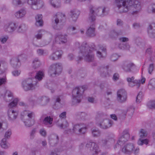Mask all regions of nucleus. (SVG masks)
Listing matches in <instances>:
<instances>
[{
    "mask_svg": "<svg viewBox=\"0 0 155 155\" xmlns=\"http://www.w3.org/2000/svg\"><path fill=\"white\" fill-rule=\"evenodd\" d=\"M66 35H57L55 38V41L57 43L63 44L66 43L67 41Z\"/></svg>",
    "mask_w": 155,
    "mask_h": 155,
    "instance_id": "b1692460",
    "label": "nucleus"
},
{
    "mask_svg": "<svg viewBox=\"0 0 155 155\" xmlns=\"http://www.w3.org/2000/svg\"><path fill=\"white\" fill-rule=\"evenodd\" d=\"M97 124L101 128L107 129L112 127L113 124V122L109 119L105 118L99 122H97Z\"/></svg>",
    "mask_w": 155,
    "mask_h": 155,
    "instance_id": "9d476101",
    "label": "nucleus"
},
{
    "mask_svg": "<svg viewBox=\"0 0 155 155\" xmlns=\"http://www.w3.org/2000/svg\"><path fill=\"white\" fill-rule=\"evenodd\" d=\"M18 101V100L17 98L14 99L13 101L9 104V107L10 108H12L14 107H15L17 105Z\"/></svg>",
    "mask_w": 155,
    "mask_h": 155,
    "instance_id": "de8ad7c7",
    "label": "nucleus"
},
{
    "mask_svg": "<svg viewBox=\"0 0 155 155\" xmlns=\"http://www.w3.org/2000/svg\"><path fill=\"white\" fill-rule=\"evenodd\" d=\"M105 115L101 111H98L97 112L95 117V120L97 122H99L103 119H105L104 117Z\"/></svg>",
    "mask_w": 155,
    "mask_h": 155,
    "instance_id": "2f4dec72",
    "label": "nucleus"
},
{
    "mask_svg": "<svg viewBox=\"0 0 155 155\" xmlns=\"http://www.w3.org/2000/svg\"><path fill=\"white\" fill-rule=\"evenodd\" d=\"M119 57L117 54H113L111 55L110 59L111 61H114L117 60Z\"/></svg>",
    "mask_w": 155,
    "mask_h": 155,
    "instance_id": "864d4df0",
    "label": "nucleus"
},
{
    "mask_svg": "<svg viewBox=\"0 0 155 155\" xmlns=\"http://www.w3.org/2000/svg\"><path fill=\"white\" fill-rule=\"evenodd\" d=\"M127 95H125V97H123V95L121 96V97H119V96H117V99L120 102L123 103L125 102L127 99Z\"/></svg>",
    "mask_w": 155,
    "mask_h": 155,
    "instance_id": "3c124183",
    "label": "nucleus"
},
{
    "mask_svg": "<svg viewBox=\"0 0 155 155\" xmlns=\"http://www.w3.org/2000/svg\"><path fill=\"white\" fill-rule=\"evenodd\" d=\"M50 3L53 7L56 8L60 7L61 5V0H51Z\"/></svg>",
    "mask_w": 155,
    "mask_h": 155,
    "instance_id": "72a5a7b5",
    "label": "nucleus"
},
{
    "mask_svg": "<svg viewBox=\"0 0 155 155\" xmlns=\"http://www.w3.org/2000/svg\"><path fill=\"white\" fill-rule=\"evenodd\" d=\"M139 151V148L137 147L135 149L134 144L131 143L125 144L121 148V152L126 155H130L133 153L135 155H137Z\"/></svg>",
    "mask_w": 155,
    "mask_h": 155,
    "instance_id": "423d86ee",
    "label": "nucleus"
},
{
    "mask_svg": "<svg viewBox=\"0 0 155 155\" xmlns=\"http://www.w3.org/2000/svg\"><path fill=\"white\" fill-rule=\"evenodd\" d=\"M25 115L21 119L25 124V126L30 127L35 123L34 114L33 112H27L26 110L24 112Z\"/></svg>",
    "mask_w": 155,
    "mask_h": 155,
    "instance_id": "0eeeda50",
    "label": "nucleus"
},
{
    "mask_svg": "<svg viewBox=\"0 0 155 155\" xmlns=\"http://www.w3.org/2000/svg\"><path fill=\"white\" fill-rule=\"evenodd\" d=\"M8 118L11 121H14L17 118L18 113L12 109H9L8 112Z\"/></svg>",
    "mask_w": 155,
    "mask_h": 155,
    "instance_id": "aec40b11",
    "label": "nucleus"
},
{
    "mask_svg": "<svg viewBox=\"0 0 155 155\" xmlns=\"http://www.w3.org/2000/svg\"><path fill=\"white\" fill-rule=\"evenodd\" d=\"M119 47L121 49L129 50L130 48V45L128 43H120L119 44Z\"/></svg>",
    "mask_w": 155,
    "mask_h": 155,
    "instance_id": "ea45409f",
    "label": "nucleus"
},
{
    "mask_svg": "<svg viewBox=\"0 0 155 155\" xmlns=\"http://www.w3.org/2000/svg\"><path fill=\"white\" fill-rule=\"evenodd\" d=\"M65 15L61 13L58 12L56 13L53 17L52 18V25L53 28L57 30H60L62 27V26H59L61 23L63 18L64 17Z\"/></svg>",
    "mask_w": 155,
    "mask_h": 155,
    "instance_id": "6e6552de",
    "label": "nucleus"
},
{
    "mask_svg": "<svg viewBox=\"0 0 155 155\" xmlns=\"http://www.w3.org/2000/svg\"><path fill=\"white\" fill-rule=\"evenodd\" d=\"M117 96H119V97H121V96L123 95V97H125V95H127V93L124 89H121L118 90L117 92Z\"/></svg>",
    "mask_w": 155,
    "mask_h": 155,
    "instance_id": "37998d69",
    "label": "nucleus"
},
{
    "mask_svg": "<svg viewBox=\"0 0 155 155\" xmlns=\"http://www.w3.org/2000/svg\"><path fill=\"white\" fill-rule=\"evenodd\" d=\"M148 87L151 90L155 89V78L152 79L150 81Z\"/></svg>",
    "mask_w": 155,
    "mask_h": 155,
    "instance_id": "4c0bfd02",
    "label": "nucleus"
},
{
    "mask_svg": "<svg viewBox=\"0 0 155 155\" xmlns=\"http://www.w3.org/2000/svg\"><path fill=\"white\" fill-rule=\"evenodd\" d=\"M36 132V129L35 128L33 129L30 133V138L31 140L34 139Z\"/></svg>",
    "mask_w": 155,
    "mask_h": 155,
    "instance_id": "6e6d98bb",
    "label": "nucleus"
},
{
    "mask_svg": "<svg viewBox=\"0 0 155 155\" xmlns=\"http://www.w3.org/2000/svg\"><path fill=\"white\" fill-rule=\"evenodd\" d=\"M99 49L101 51H98L97 52V56L100 59H103L105 58L107 56V51L106 48L100 45H99Z\"/></svg>",
    "mask_w": 155,
    "mask_h": 155,
    "instance_id": "f3484780",
    "label": "nucleus"
},
{
    "mask_svg": "<svg viewBox=\"0 0 155 155\" xmlns=\"http://www.w3.org/2000/svg\"><path fill=\"white\" fill-rule=\"evenodd\" d=\"M86 147L90 148L91 154L92 155H97L100 151L97 145L93 142L87 143L86 145Z\"/></svg>",
    "mask_w": 155,
    "mask_h": 155,
    "instance_id": "9b49d317",
    "label": "nucleus"
},
{
    "mask_svg": "<svg viewBox=\"0 0 155 155\" xmlns=\"http://www.w3.org/2000/svg\"><path fill=\"white\" fill-rule=\"evenodd\" d=\"M58 57L56 55L55 53H53L50 56L49 58L53 61L56 60H57V57Z\"/></svg>",
    "mask_w": 155,
    "mask_h": 155,
    "instance_id": "bf43d9fd",
    "label": "nucleus"
},
{
    "mask_svg": "<svg viewBox=\"0 0 155 155\" xmlns=\"http://www.w3.org/2000/svg\"><path fill=\"white\" fill-rule=\"evenodd\" d=\"M123 24V21L120 19H118L117 21V25L118 26H121Z\"/></svg>",
    "mask_w": 155,
    "mask_h": 155,
    "instance_id": "338daca9",
    "label": "nucleus"
},
{
    "mask_svg": "<svg viewBox=\"0 0 155 155\" xmlns=\"http://www.w3.org/2000/svg\"><path fill=\"white\" fill-rule=\"evenodd\" d=\"M119 76L117 73H115L113 76V79L114 81H116L119 79Z\"/></svg>",
    "mask_w": 155,
    "mask_h": 155,
    "instance_id": "e2e57ef3",
    "label": "nucleus"
},
{
    "mask_svg": "<svg viewBox=\"0 0 155 155\" xmlns=\"http://www.w3.org/2000/svg\"><path fill=\"white\" fill-rule=\"evenodd\" d=\"M87 88V86L83 85L81 87H77L73 89L72 92L73 96L72 103L73 104H76L81 102V99L82 97V94Z\"/></svg>",
    "mask_w": 155,
    "mask_h": 155,
    "instance_id": "39448f33",
    "label": "nucleus"
},
{
    "mask_svg": "<svg viewBox=\"0 0 155 155\" xmlns=\"http://www.w3.org/2000/svg\"><path fill=\"white\" fill-rule=\"evenodd\" d=\"M56 54V55L58 57L57 59H59L61 58V55L63 54V52L61 50L57 51L54 52Z\"/></svg>",
    "mask_w": 155,
    "mask_h": 155,
    "instance_id": "4d7b16f0",
    "label": "nucleus"
},
{
    "mask_svg": "<svg viewBox=\"0 0 155 155\" xmlns=\"http://www.w3.org/2000/svg\"><path fill=\"white\" fill-rule=\"evenodd\" d=\"M80 14V11L76 9H73L70 12V16L72 20L74 21H76Z\"/></svg>",
    "mask_w": 155,
    "mask_h": 155,
    "instance_id": "4be33fe9",
    "label": "nucleus"
},
{
    "mask_svg": "<svg viewBox=\"0 0 155 155\" xmlns=\"http://www.w3.org/2000/svg\"><path fill=\"white\" fill-rule=\"evenodd\" d=\"M91 23L90 27L87 29L86 32L87 35L89 37H92L95 36V21L93 22H89Z\"/></svg>",
    "mask_w": 155,
    "mask_h": 155,
    "instance_id": "a211bd4d",
    "label": "nucleus"
},
{
    "mask_svg": "<svg viewBox=\"0 0 155 155\" xmlns=\"http://www.w3.org/2000/svg\"><path fill=\"white\" fill-rule=\"evenodd\" d=\"M91 131L92 136L94 137H97L101 135V132L97 129H92Z\"/></svg>",
    "mask_w": 155,
    "mask_h": 155,
    "instance_id": "e433bc0d",
    "label": "nucleus"
},
{
    "mask_svg": "<svg viewBox=\"0 0 155 155\" xmlns=\"http://www.w3.org/2000/svg\"><path fill=\"white\" fill-rule=\"evenodd\" d=\"M13 98L12 93L9 91H7L5 93L4 99L6 101L9 102L12 100Z\"/></svg>",
    "mask_w": 155,
    "mask_h": 155,
    "instance_id": "cd10ccee",
    "label": "nucleus"
},
{
    "mask_svg": "<svg viewBox=\"0 0 155 155\" xmlns=\"http://www.w3.org/2000/svg\"><path fill=\"white\" fill-rule=\"evenodd\" d=\"M86 130L87 127L81 124H75L73 128L74 132L79 134H84Z\"/></svg>",
    "mask_w": 155,
    "mask_h": 155,
    "instance_id": "ddd939ff",
    "label": "nucleus"
},
{
    "mask_svg": "<svg viewBox=\"0 0 155 155\" xmlns=\"http://www.w3.org/2000/svg\"><path fill=\"white\" fill-rule=\"evenodd\" d=\"M58 136L56 134H53L49 138V143L50 145L52 147L55 146L58 143Z\"/></svg>",
    "mask_w": 155,
    "mask_h": 155,
    "instance_id": "412c9836",
    "label": "nucleus"
},
{
    "mask_svg": "<svg viewBox=\"0 0 155 155\" xmlns=\"http://www.w3.org/2000/svg\"><path fill=\"white\" fill-rule=\"evenodd\" d=\"M41 65L40 61L37 58L34 59L33 61V67L35 69L39 67Z\"/></svg>",
    "mask_w": 155,
    "mask_h": 155,
    "instance_id": "a19ab883",
    "label": "nucleus"
},
{
    "mask_svg": "<svg viewBox=\"0 0 155 155\" xmlns=\"http://www.w3.org/2000/svg\"><path fill=\"white\" fill-rule=\"evenodd\" d=\"M62 99V96L61 95L56 96L54 98L55 104L53 106V108L55 109H57L61 105V101Z\"/></svg>",
    "mask_w": 155,
    "mask_h": 155,
    "instance_id": "a878e982",
    "label": "nucleus"
},
{
    "mask_svg": "<svg viewBox=\"0 0 155 155\" xmlns=\"http://www.w3.org/2000/svg\"><path fill=\"white\" fill-rule=\"evenodd\" d=\"M142 97L143 93L141 92H140L136 97V102L137 103H140L142 100Z\"/></svg>",
    "mask_w": 155,
    "mask_h": 155,
    "instance_id": "49530a36",
    "label": "nucleus"
},
{
    "mask_svg": "<svg viewBox=\"0 0 155 155\" xmlns=\"http://www.w3.org/2000/svg\"><path fill=\"white\" fill-rule=\"evenodd\" d=\"M109 67L107 66L105 67L101 68H100L101 74L102 77H108L111 75L113 72L111 68L108 69Z\"/></svg>",
    "mask_w": 155,
    "mask_h": 155,
    "instance_id": "2eb2a0df",
    "label": "nucleus"
},
{
    "mask_svg": "<svg viewBox=\"0 0 155 155\" xmlns=\"http://www.w3.org/2000/svg\"><path fill=\"white\" fill-rule=\"evenodd\" d=\"M147 11L149 13H155V4L150 5L148 7Z\"/></svg>",
    "mask_w": 155,
    "mask_h": 155,
    "instance_id": "79ce46f5",
    "label": "nucleus"
},
{
    "mask_svg": "<svg viewBox=\"0 0 155 155\" xmlns=\"http://www.w3.org/2000/svg\"><path fill=\"white\" fill-rule=\"evenodd\" d=\"M12 134V130L10 129H8L5 132L4 136L5 138H5L6 140L7 139L9 138Z\"/></svg>",
    "mask_w": 155,
    "mask_h": 155,
    "instance_id": "603ef678",
    "label": "nucleus"
},
{
    "mask_svg": "<svg viewBox=\"0 0 155 155\" xmlns=\"http://www.w3.org/2000/svg\"><path fill=\"white\" fill-rule=\"evenodd\" d=\"M154 68V66L153 64H150L149 66V67L148 68V73L150 74H151L152 72L153 71Z\"/></svg>",
    "mask_w": 155,
    "mask_h": 155,
    "instance_id": "680f3d73",
    "label": "nucleus"
},
{
    "mask_svg": "<svg viewBox=\"0 0 155 155\" xmlns=\"http://www.w3.org/2000/svg\"><path fill=\"white\" fill-rule=\"evenodd\" d=\"M134 77L132 76L131 78L128 77L127 78V81L128 82L129 85L131 87H133L135 85L137 86L138 88L140 84V80H134Z\"/></svg>",
    "mask_w": 155,
    "mask_h": 155,
    "instance_id": "4468645a",
    "label": "nucleus"
},
{
    "mask_svg": "<svg viewBox=\"0 0 155 155\" xmlns=\"http://www.w3.org/2000/svg\"><path fill=\"white\" fill-rule=\"evenodd\" d=\"M147 31L149 37L151 38H155V23H152L149 25Z\"/></svg>",
    "mask_w": 155,
    "mask_h": 155,
    "instance_id": "6ab92c4d",
    "label": "nucleus"
},
{
    "mask_svg": "<svg viewBox=\"0 0 155 155\" xmlns=\"http://www.w3.org/2000/svg\"><path fill=\"white\" fill-rule=\"evenodd\" d=\"M11 63L13 68H16L20 65L19 59L18 58H15L11 60Z\"/></svg>",
    "mask_w": 155,
    "mask_h": 155,
    "instance_id": "c85d7f7f",
    "label": "nucleus"
},
{
    "mask_svg": "<svg viewBox=\"0 0 155 155\" xmlns=\"http://www.w3.org/2000/svg\"><path fill=\"white\" fill-rule=\"evenodd\" d=\"M6 139L5 138H3L1 143V147L5 149H7L8 148V145L6 143Z\"/></svg>",
    "mask_w": 155,
    "mask_h": 155,
    "instance_id": "09e8293b",
    "label": "nucleus"
},
{
    "mask_svg": "<svg viewBox=\"0 0 155 155\" xmlns=\"http://www.w3.org/2000/svg\"><path fill=\"white\" fill-rule=\"evenodd\" d=\"M28 3L31 5V8L36 10L41 8L43 6L42 1L38 0H28Z\"/></svg>",
    "mask_w": 155,
    "mask_h": 155,
    "instance_id": "f8f14e48",
    "label": "nucleus"
},
{
    "mask_svg": "<svg viewBox=\"0 0 155 155\" xmlns=\"http://www.w3.org/2000/svg\"><path fill=\"white\" fill-rule=\"evenodd\" d=\"M75 45L80 49L78 61L81 60L83 57H84V60L87 61L91 62L93 61L94 58V55L92 54V51L96 50L94 44H92L90 47L87 43L84 42L80 47V43L77 42L75 43Z\"/></svg>",
    "mask_w": 155,
    "mask_h": 155,
    "instance_id": "f03ea898",
    "label": "nucleus"
},
{
    "mask_svg": "<svg viewBox=\"0 0 155 155\" xmlns=\"http://www.w3.org/2000/svg\"><path fill=\"white\" fill-rule=\"evenodd\" d=\"M41 104L42 106H45L49 102V99L46 97H42L39 99Z\"/></svg>",
    "mask_w": 155,
    "mask_h": 155,
    "instance_id": "c9c22d12",
    "label": "nucleus"
},
{
    "mask_svg": "<svg viewBox=\"0 0 155 155\" xmlns=\"http://www.w3.org/2000/svg\"><path fill=\"white\" fill-rule=\"evenodd\" d=\"M78 74L79 76H81V78H84L86 74L85 71H82L80 70L78 73Z\"/></svg>",
    "mask_w": 155,
    "mask_h": 155,
    "instance_id": "0e129e2a",
    "label": "nucleus"
},
{
    "mask_svg": "<svg viewBox=\"0 0 155 155\" xmlns=\"http://www.w3.org/2000/svg\"><path fill=\"white\" fill-rule=\"evenodd\" d=\"M90 13L88 18V22H93L95 21L96 19V16L95 15L101 17H103L107 15L108 11L106 10L105 7L96 8L91 6L89 8Z\"/></svg>",
    "mask_w": 155,
    "mask_h": 155,
    "instance_id": "20e7f679",
    "label": "nucleus"
},
{
    "mask_svg": "<svg viewBox=\"0 0 155 155\" xmlns=\"http://www.w3.org/2000/svg\"><path fill=\"white\" fill-rule=\"evenodd\" d=\"M139 135L141 138H143L147 136V132L145 130L142 129L139 132Z\"/></svg>",
    "mask_w": 155,
    "mask_h": 155,
    "instance_id": "c03bdc74",
    "label": "nucleus"
},
{
    "mask_svg": "<svg viewBox=\"0 0 155 155\" xmlns=\"http://www.w3.org/2000/svg\"><path fill=\"white\" fill-rule=\"evenodd\" d=\"M130 137L129 130L128 129L125 130L123 132L121 136L119 138V143L121 142L123 143L127 142L129 139Z\"/></svg>",
    "mask_w": 155,
    "mask_h": 155,
    "instance_id": "dca6fc26",
    "label": "nucleus"
},
{
    "mask_svg": "<svg viewBox=\"0 0 155 155\" xmlns=\"http://www.w3.org/2000/svg\"><path fill=\"white\" fill-rule=\"evenodd\" d=\"M26 14L25 9L22 8L16 12L15 14V16L17 18H21L24 17Z\"/></svg>",
    "mask_w": 155,
    "mask_h": 155,
    "instance_id": "7c9ffc66",
    "label": "nucleus"
},
{
    "mask_svg": "<svg viewBox=\"0 0 155 155\" xmlns=\"http://www.w3.org/2000/svg\"><path fill=\"white\" fill-rule=\"evenodd\" d=\"M147 106L149 108H155V101H150L147 104Z\"/></svg>",
    "mask_w": 155,
    "mask_h": 155,
    "instance_id": "8fccbe9b",
    "label": "nucleus"
},
{
    "mask_svg": "<svg viewBox=\"0 0 155 155\" xmlns=\"http://www.w3.org/2000/svg\"><path fill=\"white\" fill-rule=\"evenodd\" d=\"M31 77L23 81L22 82V86L25 91L31 90L35 89V86L38 81L41 80L44 74L42 71H39L37 73L32 72L29 73Z\"/></svg>",
    "mask_w": 155,
    "mask_h": 155,
    "instance_id": "7ed1b4c3",
    "label": "nucleus"
},
{
    "mask_svg": "<svg viewBox=\"0 0 155 155\" xmlns=\"http://www.w3.org/2000/svg\"><path fill=\"white\" fill-rule=\"evenodd\" d=\"M134 66V64L131 62H125L123 66V69L126 72H132L133 67Z\"/></svg>",
    "mask_w": 155,
    "mask_h": 155,
    "instance_id": "5701e85b",
    "label": "nucleus"
},
{
    "mask_svg": "<svg viewBox=\"0 0 155 155\" xmlns=\"http://www.w3.org/2000/svg\"><path fill=\"white\" fill-rule=\"evenodd\" d=\"M122 34V31L121 30H113L110 33V36L112 38H115L118 35H120Z\"/></svg>",
    "mask_w": 155,
    "mask_h": 155,
    "instance_id": "c756f323",
    "label": "nucleus"
},
{
    "mask_svg": "<svg viewBox=\"0 0 155 155\" xmlns=\"http://www.w3.org/2000/svg\"><path fill=\"white\" fill-rule=\"evenodd\" d=\"M40 133L43 137L45 136L46 134V131L44 129H41L40 130Z\"/></svg>",
    "mask_w": 155,
    "mask_h": 155,
    "instance_id": "69168bd1",
    "label": "nucleus"
},
{
    "mask_svg": "<svg viewBox=\"0 0 155 155\" xmlns=\"http://www.w3.org/2000/svg\"><path fill=\"white\" fill-rule=\"evenodd\" d=\"M6 80L5 78H0V85L5 84Z\"/></svg>",
    "mask_w": 155,
    "mask_h": 155,
    "instance_id": "774afa93",
    "label": "nucleus"
},
{
    "mask_svg": "<svg viewBox=\"0 0 155 155\" xmlns=\"http://www.w3.org/2000/svg\"><path fill=\"white\" fill-rule=\"evenodd\" d=\"M16 28V24L15 23H11L6 25L5 26V31L8 32H11L14 31Z\"/></svg>",
    "mask_w": 155,
    "mask_h": 155,
    "instance_id": "393cba45",
    "label": "nucleus"
},
{
    "mask_svg": "<svg viewBox=\"0 0 155 155\" xmlns=\"http://www.w3.org/2000/svg\"><path fill=\"white\" fill-rule=\"evenodd\" d=\"M12 4L15 6H17L19 5H22L23 3L21 0H13Z\"/></svg>",
    "mask_w": 155,
    "mask_h": 155,
    "instance_id": "5fc2aeb1",
    "label": "nucleus"
},
{
    "mask_svg": "<svg viewBox=\"0 0 155 155\" xmlns=\"http://www.w3.org/2000/svg\"><path fill=\"white\" fill-rule=\"evenodd\" d=\"M42 18V16L41 15L38 14L35 16L36 23L35 25L37 26H41L43 25V20H38V18L41 20Z\"/></svg>",
    "mask_w": 155,
    "mask_h": 155,
    "instance_id": "473e14b6",
    "label": "nucleus"
},
{
    "mask_svg": "<svg viewBox=\"0 0 155 155\" xmlns=\"http://www.w3.org/2000/svg\"><path fill=\"white\" fill-rule=\"evenodd\" d=\"M62 71V64L60 63H54L50 67L49 73L50 76L54 77L59 75Z\"/></svg>",
    "mask_w": 155,
    "mask_h": 155,
    "instance_id": "1a4fd4ad",
    "label": "nucleus"
},
{
    "mask_svg": "<svg viewBox=\"0 0 155 155\" xmlns=\"http://www.w3.org/2000/svg\"><path fill=\"white\" fill-rule=\"evenodd\" d=\"M134 109L132 107H129L126 110L123 111L122 114L123 115H126L127 114L131 117L133 115L134 112Z\"/></svg>",
    "mask_w": 155,
    "mask_h": 155,
    "instance_id": "f704fd0d",
    "label": "nucleus"
},
{
    "mask_svg": "<svg viewBox=\"0 0 155 155\" xmlns=\"http://www.w3.org/2000/svg\"><path fill=\"white\" fill-rule=\"evenodd\" d=\"M53 118L50 116H47L45 117L42 121L43 124L48 127H50V125L52 123Z\"/></svg>",
    "mask_w": 155,
    "mask_h": 155,
    "instance_id": "bb28decb",
    "label": "nucleus"
},
{
    "mask_svg": "<svg viewBox=\"0 0 155 155\" xmlns=\"http://www.w3.org/2000/svg\"><path fill=\"white\" fill-rule=\"evenodd\" d=\"M37 54L39 55H43L45 52L44 51V50L42 49H38L37 51Z\"/></svg>",
    "mask_w": 155,
    "mask_h": 155,
    "instance_id": "13d9d810",
    "label": "nucleus"
},
{
    "mask_svg": "<svg viewBox=\"0 0 155 155\" xmlns=\"http://www.w3.org/2000/svg\"><path fill=\"white\" fill-rule=\"evenodd\" d=\"M119 40L120 42H125L128 41L129 39L127 37H121L119 38Z\"/></svg>",
    "mask_w": 155,
    "mask_h": 155,
    "instance_id": "052dcab7",
    "label": "nucleus"
},
{
    "mask_svg": "<svg viewBox=\"0 0 155 155\" xmlns=\"http://www.w3.org/2000/svg\"><path fill=\"white\" fill-rule=\"evenodd\" d=\"M114 4L120 13L129 11L133 16H137L141 9L140 3L137 0H114Z\"/></svg>",
    "mask_w": 155,
    "mask_h": 155,
    "instance_id": "f257e3e1",
    "label": "nucleus"
},
{
    "mask_svg": "<svg viewBox=\"0 0 155 155\" xmlns=\"http://www.w3.org/2000/svg\"><path fill=\"white\" fill-rule=\"evenodd\" d=\"M27 29V27L24 24H21L18 27V31L20 33L25 32Z\"/></svg>",
    "mask_w": 155,
    "mask_h": 155,
    "instance_id": "58836bf2",
    "label": "nucleus"
},
{
    "mask_svg": "<svg viewBox=\"0 0 155 155\" xmlns=\"http://www.w3.org/2000/svg\"><path fill=\"white\" fill-rule=\"evenodd\" d=\"M149 140L147 139H142L140 138L138 141L137 143L139 145H142L143 144L147 145L148 144Z\"/></svg>",
    "mask_w": 155,
    "mask_h": 155,
    "instance_id": "a18cd8bd",
    "label": "nucleus"
}]
</instances>
